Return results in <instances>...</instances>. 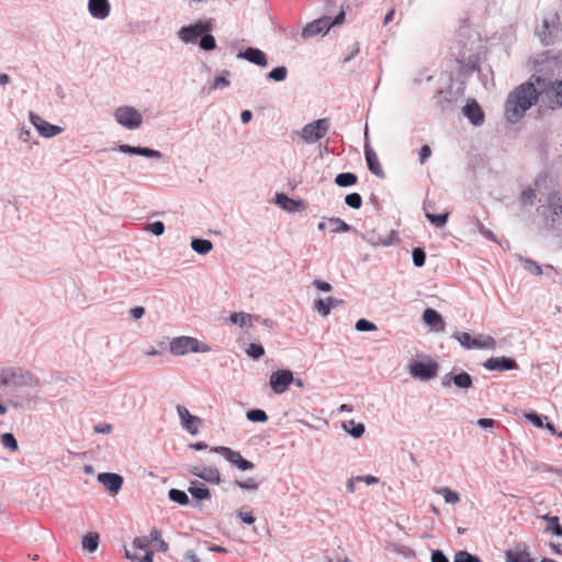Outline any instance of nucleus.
<instances>
[{"label":"nucleus","mask_w":562,"mask_h":562,"mask_svg":"<svg viewBox=\"0 0 562 562\" xmlns=\"http://www.w3.org/2000/svg\"><path fill=\"white\" fill-rule=\"evenodd\" d=\"M191 247L194 251L201 255L210 252L213 248V244L207 239H192Z\"/></svg>","instance_id":"nucleus-31"},{"label":"nucleus","mask_w":562,"mask_h":562,"mask_svg":"<svg viewBox=\"0 0 562 562\" xmlns=\"http://www.w3.org/2000/svg\"><path fill=\"white\" fill-rule=\"evenodd\" d=\"M169 497L173 502H176L180 505H187L189 503L188 495L183 491H180V490L171 488L169 491Z\"/></svg>","instance_id":"nucleus-39"},{"label":"nucleus","mask_w":562,"mask_h":562,"mask_svg":"<svg viewBox=\"0 0 562 562\" xmlns=\"http://www.w3.org/2000/svg\"><path fill=\"white\" fill-rule=\"evenodd\" d=\"M329 27H330L329 20L319 19V20H316V21L307 24L302 31V36L304 38H310L315 35H318L321 33H326L329 30Z\"/></svg>","instance_id":"nucleus-17"},{"label":"nucleus","mask_w":562,"mask_h":562,"mask_svg":"<svg viewBox=\"0 0 562 562\" xmlns=\"http://www.w3.org/2000/svg\"><path fill=\"white\" fill-rule=\"evenodd\" d=\"M484 368L487 370H513L517 368V363L514 359L498 357V358H490L483 363Z\"/></svg>","instance_id":"nucleus-16"},{"label":"nucleus","mask_w":562,"mask_h":562,"mask_svg":"<svg viewBox=\"0 0 562 562\" xmlns=\"http://www.w3.org/2000/svg\"><path fill=\"white\" fill-rule=\"evenodd\" d=\"M191 474L212 484L221 482V473L215 467L194 465L190 470Z\"/></svg>","instance_id":"nucleus-13"},{"label":"nucleus","mask_w":562,"mask_h":562,"mask_svg":"<svg viewBox=\"0 0 562 562\" xmlns=\"http://www.w3.org/2000/svg\"><path fill=\"white\" fill-rule=\"evenodd\" d=\"M251 117H252V113H251V111H249V110H244V111L241 112V114H240V120H241V122H243L244 124H246V123L250 122Z\"/></svg>","instance_id":"nucleus-64"},{"label":"nucleus","mask_w":562,"mask_h":562,"mask_svg":"<svg viewBox=\"0 0 562 562\" xmlns=\"http://www.w3.org/2000/svg\"><path fill=\"white\" fill-rule=\"evenodd\" d=\"M426 254L422 248H415L413 250V262L416 267H423L425 265Z\"/></svg>","instance_id":"nucleus-50"},{"label":"nucleus","mask_w":562,"mask_h":562,"mask_svg":"<svg viewBox=\"0 0 562 562\" xmlns=\"http://www.w3.org/2000/svg\"><path fill=\"white\" fill-rule=\"evenodd\" d=\"M246 416L250 422L255 423H265L268 420V415L262 409H251L247 412Z\"/></svg>","instance_id":"nucleus-40"},{"label":"nucleus","mask_w":562,"mask_h":562,"mask_svg":"<svg viewBox=\"0 0 562 562\" xmlns=\"http://www.w3.org/2000/svg\"><path fill=\"white\" fill-rule=\"evenodd\" d=\"M276 202L279 206H281L282 209H284L289 212H295L301 209H304L303 201H301V200L296 201V200L290 199L288 195H285L283 193L277 194Z\"/></svg>","instance_id":"nucleus-23"},{"label":"nucleus","mask_w":562,"mask_h":562,"mask_svg":"<svg viewBox=\"0 0 562 562\" xmlns=\"http://www.w3.org/2000/svg\"><path fill=\"white\" fill-rule=\"evenodd\" d=\"M286 75H288L286 68L281 66V67L273 68L268 74V78L271 80H276V81H282L286 78Z\"/></svg>","instance_id":"nucleus-42"},{"label":"nucleus","mask_w":562,"mask_h":562,"mask_svg":"<svg viewBox=\"0 0 562 562\" xmlns=\"http://www.w3.org/2000/svg\"><path fill=\"white\" fill-rule=\"evenodd\" d=\"M356 329L359 331H369V330H375L376 326L373 323H371L364 318H361L356 323Z\"/></svg>","instance_id":"nucleus-52"},{"label":"nucleus","mask_w":562,"mask_h":562,"mask_svg":"<svg viewBox=\"0 0 562 562\" xmlns=\"http://www.w3.org/2000/svg\"><path fill=\"white\" fill-rule=\"evenodd\" d=\"M456 386L461 389H469L472 386V378L467 372H461L451 378Z\"/></svg>","instance_id":"nucleus-34"},{"label":"nucleus","mask_w":562,"mask_h":562,"mask_svg":"<svg viewBox=\"0 0 562 562\" xmlns=\"http://www.w3.org/2000/svg\"><path fill=\"white\" fill-rule=\"evenodd\" d=\"M211 451L220 453L223 456L227 461H229L232 464L236 465L240 470H250L254 468V463L243 458L240 452L235 451L228 447L220 446L214 447L211 449Z\"/></svg>","instance_id":"nucleus-9"},{"label":"nucleus","mask_w":562,"mask_h":562,"mask_svg":"<svg viewBox=\"0 0 562 562\" xmlns=\"http://www.w3.org/2000/svg\"><path fill=\"white\" fill-rule=\"evenodd\" d=\"M536 199V190L532 188H526L520 193V202L522 204H532Z\"/></svg>","instance_id":"nucleus-43"},{"label":"nucleus","mask_w":562,"mask_h":562,"mask_svg":"<svg viewBox=\"0 0 562 562\" xmlns=\"http://www.w3.org/2000/svg\"><path fill=\"white\" fill-rule=\"evenodd\" d=\"M153 544L157 551L167 552L169 549L168 543L162 539L161 532L158 529H151Z\"/></svg>","instance_id":"nucleus-35"},{"label":"nucleus","mask_w":562,"mask_h":562,"mask_svg":"<svg viewBox=\"0 0 562 562\" xmlns=\"http://www.w3.org/2000/svg\"><path fill=\"white\" fill-rule=\"evenodd\" d=\"M239 57L247 59L248 61L258 66H267V58L263 52L258 48L249 47L245 52L239 54Z\"/></svg>","instance_id":"nucleus-24"},{"label":"nucleus","mask_w":562,"mask_h":562,"mask_svg":"<svg viewBox=\"0 0 562 562\" xmlns=\"http://www.w3.org/2000/svg\"><path fill=\"white\" fill-rule=\"evenodd\" d=\"M431 562H449L447 557L439 550L431 553Z\"/></svg>","instance_id":"nucleus-61"},{"label":"nucleus","mask_w":562,"mask_h":562,"mask_svg":"<svg viewBox=\"0 0 562 562\" xmlns=\"http://www.w3.org/2000/svg\"><path fill=\"white\" fill-rule=\"evenodd\" d=\"M549 520L551 522L550 529H551L552 533H554L557 536H562V527L559 524V518L557 516H554V517H550Z\"/></svg>","instance_id":"nucleus-56"},{"label":"nucleus","mask_w":562,"mask_h":562,"mask_svg":"<svg viewBox=\"0 0 562 562\" xmlns=\"http://www.w3.org/2000/svg\"><path fill=\"white\" fill-rule=\"evenodd\" d=\"M130 313L133 318L138 319L144 315L145 310H144V307L137 306V307L132 308L130 311Z\"/></svg>","instance_id":"nucleus-63"},{"label":"nucleus","mask_w":562,"mask_h":562,"mask_svg":"<svg viewBox=\"0 0 562 562\" xmlns=\"http://www.w3.org/2000/svg\"><path fill=\"white\" fill-rule=\"evenodd\" d=\"M177 412L181 420L182 427L190 434L195 435L199 431L201 419L190 414L182 405L177 406Z\"/></svg>","instance_id":"nucleus-12"},{"label":"nucleus","mask_w":562,"mask_h":562,"mask_svg":"<svg viewBox=\"0 0 562 562\" xmlns=\"http://www.w3.org/2000/svg\"><path fill=\"white\" fill-rule=\"evenodd\" d=\"M293 381L294 376L292 371L283 369L272 372L269 384L276 394H282L288 390Z\"/></svg>","instance_id":"nucleus-8"},{"label":"nucleus","mask_w":562,"mask_h":562,"mask_svg":"<svg viewBox=\"0 0 562 562\" xmlns=\"http://www.w3.org/2000/svg\"><path fill=\"white\" fill-rule=\"evenodd\" d=\"M357 180H358V178H357V176L355 173L344 172V173H339L335 178V183L338 187H350V186L356 184Z\"/></svg>","instance_id":"nucleus-33"},{"label":"nucleus","mask_w":562,"mask_h":562,"mask_svg":"<svg viewBox=\"0 0 562 562\" xmlns=\"http://www.w3.org/2000/svg\"><path fill=\"white\" fill-rule=\"evenodd\" d=\"M120 151L132 154V155H139L148 158H160L161 153L155 149L145 148V147H134L130 145H121L119 147Z\"/></svg>","instance_id":"nucleus-22"},{"label":"nucleus","mask_w":562,"mask_h":562,"mask_svg":"<svg viewBox=\"0 0 562 562\" xmlns=\"http://www.w3.org/2000/svg\"><path fill=\"white\" fill-rule=\"evenodd\" d=\"M453 338L457 339L464 348L472 349L471 341L473 340V337H471L468 333H456L453 335Z\"/></svg>","instance_id":"nucleus-48"},{"label":"nucleus","mask_w":562,"mask_h":562,"mask_svg":"<svg viewBox=\"0 0 562 562\" xmlns=\"http://www.w3.org/2000/svg\"><path fill=\"white\" fill-rule=\"evenodd\" d=\"M88 9L95 19L103 20L110 14V3L108 0H89Z\"/></svg>","instance_id":"nucleus-18"},{"label":"nucleus","mask_w":562,"mask_h":562,"mask_svg":"<svg viewBox=\"0 0 562 562\" xmlns=\"http://www.w3.org/2000/svg\"><path fill=\"white\" fill-rule=\"evenodd\" d=\"M235 484L243 490H250V491H255L259 486L258 482L254 477H249L245 481H235Z\"/></svg>","instance_id":"nucleus-49"},{"label":"nucleus","mask_w":562,"mask_h":562,"mask_svg":"<svg viewBox=\"0 0 562 562\" xmlns=\"http://www.w3.org/2000/svg\"><path fill=\"white\" fill-rule=\"evenodd\" d=\"M229 85V81L225 77H216L213 83L214 89H223Z\"/></svg>","instance_id":"nucleus-60"},{"label":"nucleus","mask_w":562,"mask_h":562,"mask_svg":"<svg viewBox=\"0 0 562 562\" xmlns=\"http://www.w3.org/2000/svg\"><path fill=\"white\" fill-rule=\"evenodd\" d=\"M212 26L213 24L211 21H198L193 25L181 27L178 34L180 40L184 43H192L198 37L211 31Z\"/></svg>","instance_id":"nucleus-7"},{"label":"nucleus","mask_w":562,"mask_h":562,"mask_svg":"<svg viewBox=\"0 0 562 562\" xmlns=\"http://www.w3.org/2000/svg\"><path fill=\"white\" fill-rule=\"evenodd\" d=\"M424 322L436 331H443L446 328L442 316L432 308H426L423 314Z\"/></svg>","instance_id":"nucleus-19"},{"label":"nucleus","mask_w":562,"mask_h":562,"mask_svg":"<svg viewBox=\"0 0 562 562\" xmlns=\"http://www.w3.org/2000/svg\"><path fill=\"white\" fill-rule=\"evenodd\" d=\"M527 419L530 420L536 427L542 428L543 423L541 417L536 413H529L526 415Z\"/></svg>","instance_id":"nucleus-57"},{"label":"nucleus","mask_w":562,"mask_h":562,"mask_svg":"<svg viewBox=\"0 0 562 562\" xmlns=\"http://www.w3.org/2000/svg\"><path fill=\"white\" fill-rule=\"evenodd\" d=\"M453 562H482L477 557L468 551H458L453 557Z\"/></svg>","instance_id":"nucleus-41"},{"label":"nucleus","mask_w":562,"mask_h":562,"mask_svg":"<svg viewBox=\"0 0 562 562\" xmlns=\"http://www.w3.org/2000/svg\"><path fill=\"white\" fill-rule=\"evenodd\" d=\"M505 560L506 562H532L526 548L522 550H507L505 553Z\"/></svg>","instance_id":"nucleus-26"},{"label":"nucleus","mask_w":562,"mask_h":562,"mask_svg":"<svg viewBox=\"0 0 562 562\" xmlns=\"http://www.w3.org/2000/svg\"><path fill=\"white\" fill-rule=\"evenodd\" d=\"M364 155L369 170L376 177L383 179L385 177V172L379 161L378 155L374 151V149L369 145H366Z\"/></svg>","instance_id":"nucleus-14"},{"label":"nucleus","mask_w":562,"mask_h":562,"mask_svg":"<svg viewBox=\"0 0 562 562\" xmlns=\"http://www.w3.org/2000/svg\"><path fill=\"white\" fill-rule=\"evenodd\" d=\"M189 492L196 499H207L211 496L210 490L201 483L192 484Z\"/></svg>","instance_id":"nucleus-32"},{"label":"nucleus","mask_w":562,"mask_h":562,"mask_svg":"<svg viewBox=\"0 0 562 562\" xmlns=\"http://www.w3.org/2000/svg\"><path fill=\"white\" fill-rule=\"evenodd\" d=\"M210 350L211 348L207 345L188 336L175 338L170 342V352L175 356H183L188 352H207Z\"/></svg>","instance_id":"nucleus-4"},{"label":"nucleus","mask_w":562,"mask_h":562,"mask_svg":"<svg viewBox=\"0 0 562 562\" xmlns=\"http://www.w3.org/2000/svg\"><path fill=\"white\" fill-rule=\"evenodd\" d=\"M237 517L244 522V524H247V525H252L255 521H256V517L252 515L251 512H244V510H238L237 512Z\"/></svg>","instance_id":"nucleus-54"},{"label":"nucleus","mask_w":562,"mask_h":562,"mask_svg":"<svg viewBox=\"0 0 562 562\" xmlns=\"http://www.w3.org/2000/svg\"><path fill=\"white\" fill-rule=\"evenodd\" d=\"M327 226L333 233H341L349 231V225L340 218H329L327 222Z\"/></svg>","instance_id":"nucleus-37"},{"label":"nucleus","mask_w":562,"mask_h":562,"mask_svg":"<svg viewBox=\"0 0 562 562\" xmlns=\"http://www.w3.org/2000/svg\"><path fill=\"white\" fill-rule=\"evenodd\" d=\"M524 266L527 270H529L530 272H532L537 276L542 274V268L536 261H533L531 259H526L524 262Z\"/></svg>","instance_id":"nucleus-53"},{"label":"nucleus","mask_w":562,"mask_h":562,"mask_svg":"<svg viewBox=\"0 0 562 562\" xmlns=\"http://www.w3.org/2000/svg\"><path fill=\"white\" fill-rule=\"evenodd\" d=\"M329 130L328 119H319L305 125L301 132V137L308 144L316 143L323 138Z\"/></svg>","instance_id":"nucleus-5"},{"label":"nucleus","mask_w":562,"mask_h":562,"mask_svg":"<svg viewBox=\"0 0 562 562\" xmlns=\"http://www.w3.org/2000/svg\"><path fill=\"white\" fill-rule=\"evenodd\" d=\"M98 481L111 493L116 494L123 484V477L116 473H100Z\"/></svg>","instance_id":"nucleus-15"},{"label":"nucleus","mask_w":562,"mask_h":562,"mask_svg":"<svg viewBox=\"0 0 562 562\" xmlns=\"http://www.w3.org/2000/svg\"><path fill=\"white\" fill-rule=\"evenodd\" d=\"M434 492L436 494L441 495L445 498L446 503L457 504L460 501L459 494L450 490L449 487H436L434 488Z\"/></svg>","instance_id":"nucleus-29"},{"label":"nucleus","mask_w":562,"mask_h":562,"mask_svg":"<svg viewBox=\"0 0 562 562\" xmlns=\"http://www.w3.org/2000/svg\"><path fill=\"white\" fill-rule=\"evenodd\" d=\"M246 353L254 359H259L263 356L265 349L261 345L250 344L246 349Z\"/></svg>","instance_id":"nucleus-45"},{"label":"nucleus","mask_w":562,"mask_h":562,"mask_svg":"<svg viewBox=\"0 0 562 562\" xmlns=\"http://www.w3.org/2000/svg\"><path fill=\"white\" fill-rule=\"evenodd\" d=\"M345 202L352 209H360L362 205V198L359 193H350L346 195Z\"/></svg>","instance_id":"nucleus-46"},{"label":"nucleus","mask_w":562,"mask_h":562,"mask_svg":"<svg viewBox=\"0 0 562 562\" xmlns=\"http://www.w3.org/2000/svg\"><path fill=\"white\" fill-rule=\"evenodd\" d=\"M151 531L148 536L136 537L132 542V548L125 550V558L137 562H153L154 551Z\"/></svg>","instance_id":"nucleus-3"},{"label":"nucleus","mask_w":562,"mask_h":562,"mask_svg":"<svg viewBox=\"0 0 562 562\" xmlns=\"http://www.w3.org/2000/svg\"><path fill=\"white\" fill-rule=\"evenodd\" d=\"M539 36L544 45H550L553 43V38L550 32V23L548 20H543L542 30L539 32Z\"/></svg>","instance_id":"nucleus-38"},{"label":"nucleus","mask_w":562,"mask_h":562,"mask_svg":"<svg viewBox=\"0 0 562 562\" xmlns=\"http://www.w3.org/2000/svg\"><path fill=\"white\" fill-rule=\"evenodd\" d=\"M548 207L550 209L552 215L559 216L562 214V198L555 193L552 192L548 196Z\"/></svg>","instance_id":"nucleus-28"},{"label":"nucleus","mask_w":562,"mask_h":562,"mask_svg":"<svg viewBox=\"0 0 562 562\" xmlns=\"http://www.w3.org/2000/svg\"><path fill=\"white\" fill-rule=\"evenodd\" d=\"M411 373L415 378H420L423 380H429L431 378H435L438 372V364L435 362H422L416 361L411 364Z\"/></svg>","instance_id":"nucleus-10"},{"label":"nucleus","mask_w":562,"mask_h":562,"mask_svg":"<svg viewBox=\"0 0 562 562\" xmlns=\"http://www.w3.org/2000/svg\"><path fill=\"white\" fill-rule=\"evenodd\" d=\"M229 321L232 324L237 325L239 327L252 326V316L244 312L233 313L229 316Z\"/></svg>","instance_id":"nucleus-27"},{"label":"nucleus","mask_w":562,"mask_h":562,"mask_svg":"<svg viewBox=\"0 0 562 562\" xmlns=\"http://www.w3.org/2000/svg\"><path fill=\"white\" fill-rule=\"evenodd\" d=\"M200 46L204 50H212V49H214L215 46H216V42H215L214 36L210 35V34H206V33L203 34L202 38L200 41Z\"/></svg>","instance_id":"nucleus-47"},{"label":"nucleus","mask_w":562,"mask_h":562,"mask_svg":"<svg viewBox=\"0 0 562 562\" xmlns=\"http://www.w3.org/2000/svg\"><path fill=\"white\" fill-rule=\"evenodd\" d=\"M431 155V149L428 145H424L419 150L420 164H424Z\"/></svg>","instance_id":"nucleus-58"},{"label":"nucleus","mask_w":562,"mask_h":562,"mask_svg":"<svg viewBox=\"0 0 562 562\" xmlns=\"http://www.w3.org/2000/svg\"><path fill=\"white\" fill-rule=\"evenodd\" d=\"M99 544L98 533H88L82 538V547L89 552H94Z\"/></svg>","instance_id":"nucleus-36"},{"label":"nucleus","mask_w":562,"mask_h":562,"mask_svg":"<svg viewBox=\"0 0 562 562\" xmlns=\"http://www.w3.org/2000/svg\"><path fill=\"white\" fill-rule=\"evenodd\" d=\"M472 349H487L494 350L496 348V341L488 335H479L471 341Z\"/></svg>","instance_id":"nucleus-25"},{"label":"nucleus","mask_w":562,"mask_h":562,"mask_svg":"<svg viewBox=\"0 0 562 562\" xmlns=\"http://www.w3.org/2000/svg\"><path fill=\"white\" fill-rule=\"evenodd\" d=\"M148 231H150L154 235L159 236L165 231V225L162 222H154L148 225Z\"/></svg>","instance_id":"nucleus-55"},{"label":"nucleus","mask_w":562,"mask_h":562,"mask_svg":"<svg viewBox=\"0 0 562 562\" xmlns=\"http://www.w3.org/2000/svg\"><path fill=\"white\" fill-rule=\"evenodd\" d=\"M342 300H338L331 296H328L327 299H318L314 302L315 310L322 315L327 316L330 313V310L333 307H336L340 304H342Z\"/></svg>","instance_id":"nucleus-21"},{"label":"nucleus","mask_w":562,"mask_h":562,"mask_svg":"<svg viewBox=\"0 0 562 562\" xmlns=\"http://www.w3.org/2000/svg\"><path fill=\"white\" fill-rule=\"evenodd\" d=\"M30 120L37 132L44 137H53L61 133L63 128L46 122L40 115L30 113Z\"/></svg>","instance_id":"nucleus-11"},{"label":"nucleus","mask_w":562,"mask_h":562,"mask_svg":"<svg viewBox=\"0 0 562 562\" xmlns=\"http://www.w3.org/2000/svg\"><path fill=\"white\" fill-rule=\"evenodd\" d=\"M539 89L541 103L550 110L562 106V80H549L537 75L531 76Z\"/></svg>","instance_id":"nucleus-2"},{"label":"nucleus","mask_w":562,"mask_h":562,"mask_svg":"<svg viewBox=\"0 0 562 562\" xmlns=\"http://www.w3.org/2000/svg\"><path fill=\"white\" fill-rule=\"evenodd\" d=\"M94 430L100 434H110L112 431V426L109 424H100L95 426Z\"/></svg>","instance_id":"nucleus-62"},{"label":"nucleus","mask_w":562,"mask_h":562,"mask_svg":"<svg viewBox=\"0 0 562 562\" xmlns=\"http://www.w3.org/2000/svg\"><path fill=\"white\" fill-rule=\"evenodd\" d=\"M427 218L430 221V223L435 224L438 227L443 226L447 223L448 220V213L434 215V214H427Z\"/></svg>","instance_id":"nucleus-51"},{"label":"nucleus","mask_w":562,"mask_h":562,"mask_svg":"<svg viewBox=\"0 0 562 562\" xmlns=\"http://www.w3.org/2000/svg\"><path fill=\"white\" fill-rule=\"evenodd\" d=\"M1 442H2V445L5 448H8V449H10L12 451H16L18 448H19L18 441L15 440L14 436L12 434H9V432L3 434L1 436Z\"/></svg>","instance_id":"nucleus-44"},{"label":"nucleus","mask_w":562,"mask_h":562,"mask_svg":"<svg viewBox=\"0 0 562 562\" xmlns=\"http://www.w3.org/2000/svg\"><path fill=\"white\" fill-rule=\"evenodd\" d=\"M114 116L116 121L128 130L138 128L142 125V114L132 106H120L115 110Z\"/></svg>","instance_id":"nucleus-6"},{"label":"nucleus","mask_w":562,"mask_h":562,"mask_svg":"<svg viewBox=\"0 0 562 562\" xmlns=\"http://www.w3.org/2000/svg\"><path fill=\"white\" fill-rule=\"evenodd\" d=\"M344 429L353 438H360L364 432V425L351 419L344 423Z\"/></svg>","instance_id":"nucleus-30"},{"label":"nucleus","mask_w":562,"mask_h":562,"mask_svg":"<svg viewBox=\"0 0 562 562\" xmlns=\"http://www.w3.org/2000/svg\"><path fill=\"white\" fill-rule=\"evenodd\" d=\"M464 115L471 121L474 125H481L484 122V113L475 101L468 103L464 106Z\"/></svg>","instance_id":"nucleus-20"},{"label":"nucleus","mask_w":562,"mask_h":562,"mask_svg":"<svg viewBox=\"0 0 562 562\" xmlns=\"http://www.w3.org/2000/svg\"><path fill=\"white\" fill-rule=\"evenodd\" d=\"M536 86V82L530 79L528 82L521 83L509 94L505 109L508 121H519L526 111L540 99L539 89Z\"/></svg>","instance_id":"nucleus-1"},{"label":"nucleus","mask_w":562,"mask_h":562,"mask_svg":"<svg viewBox=\"0 0 562 562\" xmlns=\"http://www.w3.org/2000/svg\"><path fill=\"white\" fill-rule=\"evenodd\" d=\"M313 285L324 292H329L331 290V285L328 282L322 280H314Z\"/></svg>","instance_id":"nucleus-59"}]
</instances>
